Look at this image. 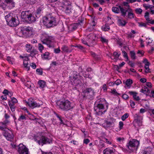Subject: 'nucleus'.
<instances>
[{
  "label": "nucleus",
  "mask_w": 154,
  "mask_h": 154,
  "mask_svg": "<svg viewBox=\"0 0 154 154\" xmlns=\"http://www.w3.org/2000/svg\"><path fill=\"white\" fill-rule=\"evenodd\" d=\"M60 64L61 63L59 61H58L57 62L56 61H52L51 64V66H56L57 65H60Z\"/></svg>",
  "instance_id": "51"
},
{
  "label": "nucleus",
  "mask_w": 154,
  "mask_h": 154,
  "mask_svg": "<svg viewBox=\"0 0 154 154\" xmlns=\"http://www.w3.org/2000/svg\"><path fill=\"white\" fill-rule=\"evenodd\" d=\"M129 116V114L128 113H125L121 117L122 120L123 121H125Z\"/></svg>",
  "instance_id": "46"
},
{
  "label": "nucleus",
  "mask_w": 154,
  "mask_h": 154,
  "mask_svg": "<svg viewBox=\"0 0 154 154\" xmlns=\"http://www.w3.org/2000/svg\"><path fill=\"white\" fill-rule=\"evenodd\" d=\"M27 17V18L26 20L29 23H31L35 21V18L32 14L29 13Z\"/></svg>",
  "instance_id": "23"
},
{
  "label": "nucleus",
  "mask_w": 154,
  "mask_h": 154,
  "mask_svg": "<svg viewBox=\"0 0 154 154\" xmlns=\"http://www.w3.org/2000/svg\"><path fill=\"white\" fill-rule=\"evenodd\" d=\"M82 77L76 72H73V75L71 80L72 84L75 86H81L82 84L81 80Z\"/></svg>",
  "instance_id": "8"
},
{
  "label": "nucleus",
  "mask_w": 154,
  "mask_h": 154,
  "mask_svg": "<svg viewBox=\"0 0 154 154\" xmlns=\"http://www.w3.org/2000/svg\"><path fill=\"white\" fill-rule=\"evenodd\" d=\"M149 13L148 12H146L144 15V17L146 19V20L148 22V23L149 21H150V20H149Z\"/></svg>",
  "instance_id": "43"
},
{
  "label": "nucleus",
  "mask_w": 154,
  "mask_h": 154,
  "mask_svg": "<svg viewBox=\"0 0 154 154\" xmlns=\"http://www.w3.org/2000/svg\"><path fill=\"white\" fill-rule=\"evenodd\" d=\"M125 16L128 19H131L134 18L135 16L133 11L130 8L129 9V10H128L127 14H126Z\"/></svg>",
  "instance_id": "20"
},
{
  "label": "nucleus",
  "mask_w": 154,
  "mask_h": 154,
  "mask_svg": "<svg viewBox=\"0 0 154 154\" xmlns=\"http://www.w3.org/2000/svg\"><path fill=\"white\" fill-rule=\"evenodd\" d=\"M34 140L39 145L42 146L44 144H50L52 143L51 139L42 135H41L39 136H37L34 138Z\"/></svg>",
  "instance_id": "4"
},
{
  "label": "nucleus",
  "mask_w": 154,
  "mask_h": 154,
  "mask_svg": "<svg viewBox=\"0 0 154 154\" xmlns=\"http://www.w3.org/2000/svg\"><path fill=\"white\" fill-rule=\"evenodd\" d=\"M104 146V143L103 141H100V143L99 145V146L100 148H102Z\"/></svg>",
  "instance_id": "63"
},
{
  "label": "nucleus",
  "mask_w": 154,
  "mask_h": 154,
  "mask_svg": "<svg viewBox=\"0 0 154 154\" xmlns=\"http://www.w3.org/2000/svg\"><path fill=\"white\" fill-rule=\"evenodd\" d=\"M132 80L130 79H128L126 81H123V83L125 84L128 88H130L131 85L132 83Z\"/></svg>",
  "instance_id": "33"
},
{
  "label": "nucleus",
  "mask_w": 154,
  "mask_h": 154,
  "mask_svg": "<svg viewBox=\"0 0 154 154\" xmlns=\"http://www.w3.org/2000/svg\"><path fill=\"white\" fill-rule=\"evenodd\" d=\"M5 132L4 133V136L6 137L8 140L10 141H12L13 140V135L12 132L8 129L4 131Z\"/></svg>",
  "instance_id": "14"
},
{
  "label": "nucleus",
  "mask_w": 154,
  "mask_h": 154,
  "mask_svg": "<svg viewBox=\"0 0 154 154\" xmlns=\"http://www.w3.org/2000/svg\"><path fill=\"white\" fill-rule=\"evenodd\" d=\"M30 52H31L30 55L32 57H33L37 54V51L36 50H32Z\"/></svg>",
  "instance_id": "48"
},
{
  "label": "nucleus",
  "mask_w": 154,
  "mask_h": 154,
  "mask_svg": "<svg viewBox=\"0 0 154 154\" xmlns=\"http://www.w3.org/2000/svg\"><path fill=\"white\" fill-rule=\"evenodd\" d=\"M29 59L28 57H25V59H23V65L25 68H26L28 71L30 69V66H28L29 63H28V61Z\"/></svg>",
  "instance_id": "27"
},
{
  "label": "nucleus",
  "mask_w": 154,
  "mask_h": 154,
  "mask_svg": "<svg viewBox=\"0 0 154 154\" xmlns=\"http://www.w3.org/2000/svg\"><path fill=\"white\" fill-rule=\"evenodd\" d=\"M127 23V22L124 20L119 19L118 20V23L119 26H124Z\"/></svg>",
  "instance_id": "32"
},
{
  "label": "nucleus",
  "mask_w": 154,
  "mask_h": 154,
  "mask_svg": "<svg viewBox=\"0 0 154 154\" xmlns=\"http://www.w3.org/2000/svg\"><path fill=\"white\" fill-rule=\"evenodd\" d=\"M100 40L102 43H107L108 42V40L106 39L105 38L103 37H101L100 38Z\"/></svg>",
  "instance_id": "53"
},
{
  "label": "nucleus",
  "mask_w": 154,
  "mask_h": 154,
  "mask_svg": "<svg viewBox=\"0 0 154 154\" xmlns=\"http://www.w3.org/2000/svg\"><path fill=\"white\" fill-rule=\"evenodd\" d=\"M107 108L108 107L106 106L105 104L102 103H95L94 107L96 113L99 116L104 113Z\"/></svg>",
  "instance_id": "7"
},
{
  "label": "nucleus",
  "mask_w": 154,
  "mask_h": 154,
  "mask_svg": "<svg viewBox=\"0 0 154 154\" xmlns=\"http://www.w3.org/2000/svg\"><path fill=\"white\" fill-rule=\"evenodd\" d=\"M103 141L107 143L108 144H111L112 142L111 141V140H109L107 139L105 137L103 138Z\"/></svg>",
  "instance_id": "50"
},
{
  "label": "nucleus",
  "mask_w": 154,
  "mask_h": 154,
  "mask_svg": "<svg viewBox=\"0 0 154 154\" xmlns=\"http://www.w3.org/2000/svg\"><path fill=\"white\" fill-rule=\"evenodd\" d=\"M154 153L152 149L148 147L144 150L143 154H154Z\"/></svg>",
  "instance_id": "28"
},
{
  "label": "nucleus",
  "mask_w": 154,
  "mask_h": 154,
  "mask_svg": "<svg viewBox=\"0 0 154 154\" xmlns=\"http://www.w3.org/2000/svg\"><path fill=\"white\" fill-rule=\"evenodd\" d=\"M87 37L90 39H94V37H95V36L94 34L93 33H90L88 35Z\"/></svg>",
  "instance_id": "49"
},
{
  "label": "nucleus",
  "mask_w": 154,
  "mask_h": 154,
  "mask_svg": "<svg viewBox=\"0 0 154 154\" xmlns=\"http://www.w3.org/2000/svg\"><path fill=\"white\" fill-rule=\"evenodd\" d=\"M114 124L113 121H107L106 122L104 126L105 128L107 129V128L112 127L114 126Z\"/></svg>",
  "instance_id": "24"
},
{
  "label": "nucleus",
  "mask_w": 154,
  "mask_h": 154,
  "mask_svg": "<svg viewBox=\"0 0 154 154\" xmlns=\"http://www.w3.org/2000/svg\"><path fill=\"white\" fill-rule=\"evenodd\" d=\"M142 118L141 116H139L135 120L134 126L136 128H137V126L140 127L142 125Z\"/></svg>",
  "instance_id": "19"
},
{
  "label": "nucleus",
  "mask_w": 154,
  "mask_h": 154,
  "mask_svg": "<svg viewBox=\"0 0 154 154\" xmlns=\"http://www.w3.org/2000/svg\"><path fill=\"white\" fill-rule=\"evenodd\" d=\"M135 11L137 14H141L142 11V10L141 8L136 9L135 10Z\"/></svg>",
  "instance_id": "59"
},
{
  "label": "nucleus",
  "mask_w": 154,
  "mask_h": 154,
  "mask_svg": "<svg viewBox=\"0 0 154 154\" xmlns=\"http://www.w3.org/2000/svg\"><path fill=\"white\" fill-rule=\"evenodd\" d=\"M130 54L131 58L133 59H135L136 58L135 54L134 51L130 52Z\"/></svg>",
  "instance_id": "44"
},
{
  "label": "nucleus",
  "mask_w": 154,
  "mask_h": 154,
  "mask_svg": "<svg viewBox=\"0 0 154 154\" xmlns=\"http://www.w3.org/2000/svg\"><path fill=\"white\" fill-rule=\"evenodd\" d=\"M122 52L124 57L125 58H126L127 60H128V58L126 52L125 51H123Z\"/></svg>",
  "instance_id": "58"
},
{
  "label": "nucleus",
  "mask_w": 154,
  "mask_h": 154,
  "mask_svg": "<svg viewBox=\"0 0 154 154\" xmlns=\"http://www.w3.org/2000/svg\"><path fill=\"white\" fill-rule=\"evenodd\" d=\"M116 140L118 142L120 143H122L124 141L125 138L124 137H118L116 138Z\"/></svg>",
  "instance_id": "47"
},
{
  "label": "nucleus",
  "mask_w": 154,
  "mask_h": 154,
  "mask_svg": "<svg viewBox=\"0 0 154 154\" xmlns=\"http://www.w3.org/2000/svg\"><path fill=\"white\" fill-rule=\"evenodd\" d=\"M91 71L92 69L91 68H88L86 71L83 73V75L85 78H88L90 79H91L93 76V73Z\"/></svg>",
  "instance_id": "16"
},
{
  "label": "nucleus",
  "mask_w": 154,
  "mask_h": 154,
  "mask_svg": "<svg viewBox=\"0 0 154 154\" xmlns=\"http://www.w3.org/2000/svg\"><path fill=\"white\" fill-rule=\"evenodd\" d=\"M26 119V117L23 115H21L18 119V120L20 121H23L24 120Z\"/></svg>",
  "instance_id": "45"
},
{
  "label": "nucleus",
  "mask_w": 154,
  "mask_h": 154,
  "mask_svg": "<svg viewBox=\"0 0 154 154\" xmlns=\"http://www.w3.org/2000/svg\"><path fill=\"white\" fill-rule=\"evenodd\" d=\"M18 147V151L20 154H29L28 149L23 144L20 143Z\"/></svg>",
  "instance_id": "15"
},
{
  "label": "nucleus",
  "mask_w": 154,
  "mask_h": 154,
  "mask_svg": "<svg viewBox=\"0 0 154 154\" xmlns=\"http://www.w3.org/2000/svg\"><path fill=\"white\" fill-rule=\"evenodd\" d=\"M11 100L9 101L8 104L11 111L13 112L15 110V108L16 107L15 104L17 102V100L16 98L14 97L11 98Z\"/></svg>",
  "instance_id": "13"
},
{
  "label": "nucleus",
  "mask_w": 154,
  "mask_h": 154,
  "mask_svg": "<svg viewBox=\"0 0 154 154\" xmlns=\"http://www.w3.org/2000/svg\"><path fill=\"white\" fill-rule=\"evenodd\" d=\"M149 9L150 11V13L151 14H154V6H151Z\"/></svg>",
  "instance_id": "57"
},
{
  "label": "nucleus",
  "mask_w": 154,
  "mask_h": 154,
  "mask_svg": "<svg viewBox=\"0 0 154 154\" xmlns=\"http://www.w3.org/2000/svg\"><path fill=\"white\" fill-rule=\"evenodd\" d=\"M26 50L28 52H30L32 49V46L31 45L29 44H27L26 45Z\"/></svg>",
  "instance_id": "39"
},
{
  "label": "nucleus",
  "mask_w": 154,
  "mask_h": 154,
  "mask_svg": "<svg viewBox=\"0 0 154 154\" xmlns=\"http://www.w3.org/2000/svg\"><path fill=\"white\" fill-rule=\"evenodd\" d=\"M29 14V11H23L21 13V17L22 19L26 20Z\"/></svg>",
  "instance_id": "26"
},
{
  "label": "nucleus",
  "mask_w": 154,
  "mask_h": 154,
  "mask_svg": "<svg viewBox=\"0 0 154 154\" xmlns=\"http://www.w3.org/2000/svg\"><path fill=\"white\" fill-rule=\"evenodd\" d=\"M122 83V82L119 79H117L114 82L115 84L118 85Z\"/></svg>",
  "instance_id": "61"
},
{
  "label": "nucleus",
  "mask_w": 154,
  "mask_h": 154,
  "mask_svg": "<svg viewBox=\"0 0 154 154\" xmlns=\"http://www.w3.org/2000/svg\"><path fill=\"white\" fill-rule=\"evenodd\" d=\"M61 49L64 52H70L71 51V50L69 49L67 46L65 45L62 46Z\"/></svg>",
  "instance_id": "34"
},
{
  "label": "nucleus",
  "mask_w": 154,
  "mask_h": 154,
  "mask_svg": "<svg viewBox=\"0 0 154 154\" xmlns=\"http://www.w3.org/2000/svg\"><path fill=\"white\" fill-rule=\"evenodd\" d=\"M21 80L24 83L25 86L27 87L28 88H30L31 87L32 84L31 82L28 80L26 78V79L22 78L21 79Z\"/></svg>",
  "instance_id": "22"
},
{
  "label": "nucleus",
  "mask_w": 154,
  "mask_h": 154,
  "mask_svg": "<svg viewBox=\"0 0 154 154\" xmlns=\"http://www.w3.org/2000/svg\"><path fill=\"white\" fill-rule=\"evenodd\" d=\"M85 95L90 99L92 98L94 95L95 92L93 89L91 88H86L84 91Z\"/></svg>",
  "instance_id": "11"
},
{
  "label": "nucleus",
  "mask_w": 154,
  "mask_h": 154,
  "mask_svg": "<svg viewBox=\"0 0 154 154\" xmlns=\"http://www.w3.org/2000/svg\"><path fill=\"white\" fill-rule=\"evenodd\" d=\"M139 145V142L136 140H130L127 143L126 146L131 151H136Z\"/></svg>",
  "instance_id": "10"
},
{
  "label": "nucleus",
  "mask_w": 154,
  "mask_h": 154,
  "mask_svg": "<svg viewBox=\"0 0 154 154\" xmlns=\"http://www.w3.org/2000/svg\"><path fill=\"white\" fill-rule=\"evenodd\" d=\"M41 40L43 44H46L49 47H52L54 46V38L51 35L44 33L42 34Z\"/></svg>",
  "instance_id": "3"
},
{
  "label": "nucleus",
  "mask_w": 154,
  "mask_h": 154,
  "mask_svg": "<svg viewBox=\"0 0 154 154\" xmlns=\"http://www.w3.org/2000/svg\"><path fill=\"white\" fill-rule=\"evenodd\" d=\"M32 30L31 27L25 26L19 28L17 33L20 37L23 36H27L31 33Z\"/></svg>",
  "instance_id": "6"
},
{
  "label": "nucleus",
  "mask_w": 154,
  "mask_h": 154,
  "mask_svg": "<svg viewBox=\"0 0 154 154\" xmlns=\"http://www.w3.org/2000/svg\"><path fill=\"white\" fill-rule=\"evenodd\" d=\"M143 7L145 8L146 10H147L148 9H149L151 6L150 5H147L146 4H143Z\"/></svg>",
  "instance_id": "62"
},
{
  "label": "nucleus",
  "mask_w": 154,
  "mask_h": 154,
  "mask_svg": "<svg viewBox=\"0 0 154 154\" xmlns=\"http://www.w3.org/2000/svg\"><path fill=\"white\" fill-rule=\"evenodd\" d=\"M137 54H139V56H142L144 54V52L143 51L138 50L137 51Z\"/></svg>",
  "instance_id": "56"
},
{
  "label": "nucleus",
  "mask_w": 154,
  "mask_h": 154,
  "mask_svg": "<svg viewBox=\"0 0 154 154\" xmlns=\"http://www.w3.org/2000/svg\"><path fill=\"white\" fill-rule=\"evenodd\" d=\"M5 19L7 24L9 26L11 27H15L19 24V22L15 17L13 16V14L9 13L5 16Z\"/></svg>",
  "instance_id": "5"
},
{
  "label": "nucleus",
  "mask_w": 154,
  "mask_h": 154,
  "mask_svg": "<svg viewBox=\"0 0 154 154\" xmlns=\"http://www.w3.org/2000/svg\"><path fill=\"white\" fill-rule=\"evenodd\" d=\"M36 72L38 74L40 75H42L43 74V71L41 69H37L36 70Z\"/></svg>",
  "instance_id": "55"
},
{
  "label": "nucleus",
  "mask_w": 154,
  "mask_h": 154,
  "mask_svg": "<svg viewBox=\"0 0 154 154\" xmlns=\"http://www.w3.org/2000/svg\"><path fill=\"white\" fill-rule=\"evenodd\" d=\"M56 104L59 108L64 111H68L71 110L74 107V103L67 100L64 99L58 101Z\"/></svg>",
  "instance_id": "1"
},
{
  "label": "nucleus",
  "mask_w": 154,
  "mask_h": 154,
  "mask_svg": "<svg viewBox=\"0 0 154 154\" xmlns=\"http://www.w3.org/2000/svg\"><path fill=\"white\" fill-rule=\"evenodd\" d=\"M4 2H1L0 3V7L2 8L4 10H5L7 7V4L6 5L4 3Z\"/></svg>",
  "instance_id": "52"
},
{
  "label": "nucleus",
  "mask_w": 154,
  "mask_h": 154,
  "mask_svg": "<svg viewBox=\"0 0 154 154\" xmlns=\"http://www.w3.org/2000/svg\"><path fill=\"white\" fill-rule=\"evenodd\" d=\"M129 93L131 95H133L134 99L137 101H138L140 100L139 97L137 95V93L134 91H129Z\"/></svg>",
  "instance_id": "31"
},
{
  "label": "nucleus",
  "mask_w": 154,
  "mask_h": 154,
  "mask_svg": "<svg viewBox=\"0 0 154 154\" xmlns=\"http://www.w3.org/2000/svg\"><path fill=\"white\" fill-rule=\"evenodd\" d=\"M7 6L9 9H11L15 7V3L13 0H5Z\"/></svg>",
  "instance_id": "21"
},
{
  "label": "nucleus",
  "mask_w": 154,
  "mask_h": 154,
  "mask_svg": "<svg viewBox=\"0 0 154 154\" xmlns=\"http://www.w3.org/2000/svg\"><path fill=\"white\" fill-rule=\"evenodd\" d=\"M120 55V53H119L115 51L113 53L112 55L110 57L114 61H116L119 58Z\"/></svg>",
  "instance_id": "25"
},
{
  "label": "nucleus",
  "mask_w": 154,
  "mask_h": 154,
  "mask_svg": "<svg viewBox=\"0 0 154 154\" xmlns=\"http://www.w3.org/2000/svg\"><path fill=\"white\" fill-rule=\"evenodd\" d=\"M150 64L149 63H147L146 64H145L144 67L146 72H149V67Z\"/></svg>",
  "instance_id": "42"
},
{
  "label": "nucleus",
  "mask_w": 154,
  "mask_h": 154,
  "mask_svg": "<svg viewBox=\"0 0 154 154\" xmlns=\"http://www.w3.org/2000/svg\"><path fill=\"white\" fill-rule=\"evenodd\" d=\"M43 103L41 102L40 103H37L32 99H30L28 100L27 104L29 106L32 108H34L36 107H39L41 105H42Z\"/></svg>",
  "instance_id": "12"
},
{
  "label": "nucleus",
  "mask_w": 154,
  "mask_h": 154,
  "mask_svg": "<svg viewBox=\"0 0 154 154\" xmlns=\"http://www.w3.org/2000/svg\"><path fill=\"white\" fill-rule=\"evenodd\" d=\"M112 11L116 13H119L120 12L119 5L118 7H113L112 8Z\"/></svg>",
  "instance_id": "37"
},
{
  "label": "nucleus",
  "mask_w": 154,
  "mask_h": 154,
  "mask_svg": "<svg viewBox=\"0 0 154 154\" xmlns=\"http://www.w3.org/2000/svg\"><path fill=\"white\" fill-rule=\"evenodd\" d=\"M114 150L113 149H111L109 148H107L103 150V154H113Z\"/></svg>",
  "instance_id": "30"
},
{
  "label": "nucleus",
  "mask_w": 154,
  "mask_h": 154,
  "mask_svg": "<svg viewBox=\"0 0 154 154\" xmlns=\"http://www.w3.org/2000/svg\"><path fill=\"white\" fill-rule=\"evenodd\" d=\"M119 128L120 130L122 129H123V126L124 125L123 123V122L120 121L119 122Z\"/></svg>",
  "instance_id": "60"
},
{
  "label": "nucleus",
  "mask_w": 154,
  "mask_h": 154,
  "mask_svg": "<svg viewBox=\"0 0 154 154\" xmlns=\"http://www.w3.org/2000/svg\"><path fill=\"white\" fill-rule=\"evenodd\" d=\"M49 53V52H46L42 55V57L43 59L46 60L48 59Z\"/></svg>",
  "instance_id": "40"
},
{
  "label": "nucleus",
  "mask_w": 154,
  "mask_h": 154,
  "mask_svg": "<svg viewBox=\"0 0 154 154\" xmlns=\"http://www.w3.org/2000/svg\"><path fill=\"white\" fill-rule=\"evenodd\" d=\"M43 24L47 28H51L57 24L56 19L51 14L44 17L42 19Z\"/></svg>",
  "instance_id": "2"
},
{
  "label": "nucleus",
  "mask_w": 154,
  "mask_h": 154,
  "mask_svg": "<svg viewBox=\"0 0 154 154\" xmlns=\"http://www.w3.org/2000/svg\"><path fill=\"white\" fill-rule=\"evenodd\" d=\"M63 8L65 13L67 14H70L73 12L74 10L72 8L71 2L68 1H64L63 2Z\"/></svg>",
  "instance_id": "9"
},
{
  "label": "nucleus",
  "mask_w": 154,
  "mask_h": 154,
  "mask_svg": "<svg viewBox=\"0 0 154 154\" xmlns=\"http://www.w3.org/2000/svg\"><path fill=\"white\" fill-rule=\"evenodd\" d=\"M109 29V26L108 24H106L105 25H103L102 27V29L105 31H108Z\"/></svg>",
  "instance_id": "38"
},
{
  "label": "nucleus",
  "mask_w": 154,
  "mask_h": 154,
  "mask_svg": "<svg viewBox=\"0 0 154 154\" xmlns=\"http://www.w3.org/2000/svg\"><path fill=\"white\" fill-rule=\"evenodd\" d=\"M38 84L39 87L41 88H44L46 85L45 82L42 80L39 81L38 82Z\"/></svg>",
  "instance_id": "35"
},
{
  "label": "nucleus",
  "mask_w": 154,
  "mask_h": 154,
  "mask_svg": "<svg viewBox=\"0 0 154 154\" xmlns=\"http://www.w3.org/2000/svg\"><path fill=\"white\" fill-rule=\"evenodd\" d=\"M38 49L41 52H42V51L44 48V46L41 44H39L38 45Z\"/></svg>",
  "instance_id": "54"
},
{
  "label": "nucleus",
  "mask_w": 154,
  "mask_h": 154,
  "mask_svg": "<svg viewBox=\"0 0 154 154\" xmlns=\"http://www.w3.org/2000/svg\"><path fill=\"white\" fill-rule=\"evenodd\" d=\"M91 55L93 57L94 59L97 60H99L100 59V56L97 55L94 52L92 51L90 52Z\"/></svg>",
  "instance_id": "36"
},
{
  "label": "nucleus",
  "mask_w": 154,
  "mask_h": 154,
  "mask_svg": "<svg viewBox=\"0 0 154 154\" xmlns=\"http://www.w3.org/2000/svg\"><path fill=\"white\" fill-rule=\"evenodd\" d=\"M9 123V121L7 119H6L3 122H0V129L2 131H5V130L8 129L6 128V127Z\"/></svg>",
  "instance_id": "18"
},
{
  "label": "nucleus",
  "mask_w": 154,
  "mask_h": 154,
  "mask_svg": "<svg viewBox=\"0 0 154 154\" xmlns=\"http://www.w3.org/2000/svg\"><path fill=\"white\" fill-rule=\"evenodd\" d=\"M140 91L144 94H146L148 92H149V91L147 87H144V88H143L141 89Z\"/></svg>",
  "instance_id": "41"
},
{
  "label": "nucleus",
  "mask_w": 154,
  "mask_h": 154,
  "mask_svg": "<svg viewBox=\"0 0 154 154\" xmlns=\"http://www.w3.org/2000/svg\"><path fill=\"white\" fill-rule=\"evenodd\" d=\"M128 8H127L125 7L119 5L120 12L121 14V15L124 17H125L126 14H127L128 10H129V9L130 8L129 5H128Z\"/></svg>",
  "instance_id": "17"
},
{
  "label": "nucleus",
  "mask_w": 154,
  "mask_h": 154,
  "mask_svg": "<svg viewBox=\"0 0 154 154\" xmlns=\"http://www.w3.org/2000/svg\"><path fill=\"white\" fill-rule=\"evenodd\" d=\"M102 103V104H105L106 106H108V104L106 102L105 99L104 98H100L96 101L95 103Z\"/></svg>",
  "instance_id": "29"
},
{
  "label": "nucleus",
  "mask_w": 154,
  "mask_h": 154,
  "mask_svg": "<svg viewBox=\"0 0 154 154\" xmlns=\"http://www.w3.org/2000/svg\"><path fill=\"white\" fill-rule=\"evenodd\" d=\"M130 105L131 107L133 108H134L135 106V103L132 100L130 101Z\"/></svg>",
  "instance_id": "64"
}]
</instances>
